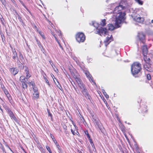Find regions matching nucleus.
<instances>
[{"instance_id": "1", "label": "nucleus", "mask_w": 153, "mask_h": 153, "mask_svg": "<svg viewBox=\"0 0 153 153\" xmlns=\"http://www.w3.org/2000/svg\"><path fill=\"white\" fill-rule=\"evenodd\" d=\"M125 7L120 3L119 5L116 6L114 9L113 13L114 14L113 17L115 18L114 20L115 26L116 27H119V24H120L125 19L126 13L125 12H122V10Z\"/></svg>"}, {"instance_id": "2", "label": "nucleus", "mask_w": 153, "mask_h": 153, "mask_svg": "<svg viewBox=\"0 0 153 153\" xmlns=\"http://www.w3.org/2000/svg\"><path fill=\"white\" fill-rule=\"evenodd\" d=\"M141 69V64L138 62L134 63L131 66V71L133 75L137 74Z\"/></svg>"}, {"instance_id": "3", "label": "nucleus", "mask_w": 153, "mask_h": 153, "mask_svg": "<svg viewBox=\"0 0 153 153\" xmlns=\"http://www.w3.org/2000/svg\"><path fill=\"white\" fill-rule=\"evenodd\" d=\"M93 25L97 29L96 33L100 34L101 36L102 35H103L107 34V30L106 28L100 27H98V24L96 22L93 23Z\"/></svg>"}, {"instance_id": "4", "label": "nucleus", "mask_w": 153, "mask_h": 153, "mask_svg": "<svg viewBox=\"0 0 153 153\" xmlns=\"http://www.w3.org/2000/svg\"><path fill=\"white\" fill-rule=\"evenodd\" d=\"M76 38L77 42L80 43L83 42L85 41V37L84 34L82 33L79 32L76 34Z\"/></svg>"}, {"instance_id": "5", "label": "nucleus", "mask_w": 153, "mask_h": 153, "mask_svg": "<svg viewBox=\"0 0 153 153\" xmlns=\"http://www.w3.org/2000/svg\"><path fill=\"white\" fill-rule=\"evenodd\" d=\"M92 119L95 125H97L98 128L101 130L102 128V126L99 119L96 117L94 116H92Z\"/></svg>"}, {"instance_id": "6", "label": "nucleus", "mask_w": 153, "mask_h": 153, "mask_svg": "<svg viewBox=\"0 0 153 153\" xmlns=\"http://www.w3.org/2000/svg\"><path fill=\"white\" fill-rule=\"evenodd\" d=\"M83 72L85 74L87 78L89 79V81L91 82H93L94 83L96 84V83L94 82L93 80V78L90 74L89 71L87 70H84L83 71Z\"/></svg>"}, {"instance_id": "7", "label": "nucleus", "mask_w": 153, "mask_h": 153, "mask_svg": "<svg viewBox=\"0 0 153 153\" xmlns=\"http://www.w3.org/2000/svg\"><path fill=\"white\" fill-rule=\"evenodd\" d=\"M133 20L137 22L142 23L144 21V19L143 17H140V16L137 15L136 16H132Z\"/></svg>"}, {"instance_id": "8", "label": "nucleus", "mask_w": 153, "mask_h": 153, "mask_svg": "<svg viewBox=\"0 0 153 153\" xmlns=\"http://www.w3.org/2000/svg\"><path fill=\"white\" fill-rule=\"evenodd\" d=\"M82 93L87 99H88L90 100L91 99V97L88 93V91L86 88L83 89L82 91Z\"/></svg>"}, {"instance_id": "9", "label": "nucleus", "mask_w": 153, "mask_h": 153, "mask_svg": "<svg viewBox=\"0 0 153 153\" xmlns=\"http://www.w3.org/2000/svg\"><path fill=\"white\" fill-rule=\"evenodd\" d=\"M111 37V36L110 37L108 36L107 37L106 39L104 41V42L106 47L113 40L112 38Z\"/></svg>"}, {"instance_id": "10", "label": "nucleus", "mask_w": 153, "mask_h": 153, "mask_svg": "<svg viewBox=\"0 0 153 153\" xmlns=\"http://www.w3.org/2000/svg\"><path fill=\"white\" fill-rule=\"evenodd\" d=\"M76 81L78 83V85L80 88L82 89L85 88V85L83 83L81 80L80 79H77Z\"/></svg>"}, {"instance_id": "11", "label": "nucleus", "mask_w": 153, "mask_h": 153, "mask_svg": "<svg viewBox=\"0 0 153 153\" xmlns=\"http://www.w3.org/2000/svg\"><path fill=\"white\" fill-rule=\"evenodd\" d=\"M7 112L11 119L15 121L16 122L17 121V118L15 116L13 112L10 110L9 109L8 110Z\"/></svg>"}, {"instance_id": "12", "label": "nucleus", "mask_w": 153, "mask_h": 153, "mask_svg": "<svg viewBox=\"0 0 153 153\" xmlns=\"http://www.w3.org/2000/svg\"><path fill=\"white\" fill-rule=\"evenodd\" d=\"M138 36L140 40L144 44V40L145 39V36L144 34L142 33H139Z\"/></svg>"}, {"instance_id": "13", "label": "nucleus", "mask_w": 153, "mask_h": 153, "mask_svg": "<svg viewBox=\"0 0 153 153\" xmlns=\"http://www.w3.org/2000/svg\"><path fill=\"white\" fill-rule=\"evenodd\" d=\"M10 71L12 74L15 75L18 73L19 70L16 68H13L10 69Z\"/></svg>"}, {"instance_id": "14", "label": "nucleus", "mask_w": 153, "mask_h": 153, "mask_svg": "<svg viewBox=\"0 0 153 153\" xmlns=\"http://www.w3.org/2000/svg\"><path fill=\"white\" fill-rule=\"evenodd\" d=\"M143 53V55H146L148 53V49L146 45H144L142 47Z\"/></svg>"}, {"instance_id": "15", "label": "nucleus", "mask_w": 153, "mask_h": 153, "mask_svg": "<svg viewBox=\"0 0 153 153\" xmlns=\"http://www.w3.org/2000/svg\"><path fill=\"white\" fill-rule=\"evenodd\" d=\"M143 56V59L144 61L146 63V64H150L151 62L150 59L149 58H148L146 55H144Z\"/></svg>"}, {"instance_id": "16", "label": "nucleus", "mask_w": 153, "mask_h": 153, "mask_svg": "<svg viewBox=\"0 0 153 153\" xmlns=\"http://www.w3.org/2000/svg\"><path fill=\"white\" fill-rule=\"evenodd\" d=\"M13 54L12 55L13 58L14 59H15L16 58H18V56L17 53L16 52L15 49H13Z\"/></svg>"}, {"instance_id": "17", "label": "nucleus", "mask_w": 153, "mask_h": 153, "mask_svg": "<svg viewBox=\"0 0 153 153\" xmlns=\"http://www.w3.org/2000/svg\"><path fill=\"white\" fill-rule=\"evenodd\" d=\"M71 74L73 76L74 78L75 79L76 81L77 80V79H79V77L78 76V74H77V73H76V74H75L74 72H71Z\"/></svg>"}, {"instance_id": "18", "label": "nucleus", "mask_w": 153, "mask_h": 153, "mask_svg": "<svg viewBox=\"0 0 153 153\" xmlns=\"http://www.w3.org/2000/svg\"><path fill=\"white\" fill-rule=\"evenodd\" d=\"M79 117L81 120L80 122L81 123H83L85 125V124H86V123L83 117L81 114H80V115L79 116Z\"/></svg>"}, {"instance_id": "19", "label": "nucleus", "mask_w": 153, "mask_h": 153, "mask_svg": "<svg viewBox=\"0 0 153 153\" xmlns=\"http://www.w3.org/2000/svg\"><path fill=\"white\" fill-rule=\"evenodd\" d=\"M108 29L110 30H114V26L112 24H109L108 25Z\"/></svg>"}, {"instance_id": "20", "label": "nucleus", "mask_w": 153, "mask_h": 153, "mask_svg": "<svg viewBox=\"0 0 153 153\" xmlns=\"http://www.w3.org/2000/svg\"><path fill=\"white\" fill-rule=\"evenodd\" d=\"M151 62L150 64H145L144 65V69H146L148 68H149V67H151L150 66Z\"/></svg>"}, {"instance_id": "21", "label": "nucleus", "mask_w": 153, "mask_h": 153, "mask_svg": "<svg viewBox=\"0 0 153 153\" xmlns=\"http://www.w3.org/2000/svg\"><path fill=\"white\" fill-rule=\"evenodd\" d=\"M33 96L34 98H35V99H37L39 97V94L37 92H34L33 94Z\"/></svg>"}, {"instance_id": "22", "label": "nucleus", "mask_w": 153, "mask_h": 153, "mask_svg": "<svg viewBox=\"0 0 153 153\" xmlns=\"http://www.w3.org/2000/svg\"><path fill=\"white\" fill-rule=\"evenodd\" d=\"M105 24L106 23L105 19H103L100 22L101 25L103 26L105 25Z\"/></svg>"}, {"instance_id": "23", "label": "nucleus", "mask_w": 153, "mask_h": 153, "mask_svg": "<svg viewBox=\"0 0 153 153\" xmlns=\"http://www.w3.org/2000/svg\"><path fill=\"white\" fill-rule=\"evenodd\" d=\"M102 91L103 93V94L104 95L105 97L106 98H108L109 96L108 94H107L106 93L105 91V90L103 89V90H102Z\"/></svg>"}, {"instance_id": "24", "label": "nucleus", "mask_w": 153, "mask_h": 153, "mask_svg": "<svg viewBox=\"0 0 153 153\" xmlns=\"http://www.w3.org/2000/svg\"><path fill=\"white\" fill-rule=\"evenodd\" d=\"M50 135L51 138H52L55 144H57V142L54 139V136L52 135V134H50Z\"/></svg>"}, {"instance_id": "25", "label": "nucleus", "mask_w": 153, "mask_h": 153, "mask_svg": "<svg viewBox=\"0 0 153 153\" xmlns=\"http://www.w3.org/2000/svg\"><path fill=\"white\" fill-rule=\"evenodd\" d=\"M22 87L24 89L27 88V85L26 83L25 82H23L22 83Z\"/></svg>"}, {"instance_id": "26", "label": "nucleus", "mask_w": 153, "mask_h": 153, "mask_svg": "<svg viewBox=\"0 0 153 153\" xmlns=\"http://www.w3.org/2000/svg\"><path fill=\"white\" fill-rule=\"evenodd\" d=\"M135 1L140 5L143 4V2L141 0H134Z\"/></svg>"}, {"instance_id": "27", "label": "nucleus", "mask_w": 153, "mask_h": 153, "mask_svg": "<svg viewBox=\"0 0 153 153\" xmlns=\"http://www.w3.org/2000/svg\"><path fill=\"white\" fill-rule=\"evenodd\" d=\"M33 88L34 92H37V88L36 87L35 85L33 86Z\"/></svg>"}, {"instance_id": "28", "label": "nucleus", "mask_w": 153, "mask_h": 153, "mask_svg": "<svg viewBox=\"0 0 153 153\" xmlns=\"http://www.w3.org/2000/svg\"><path fill=\"white\" fill-rule=\"evenodd\" d=\"M36 41L37 42V43L38 44V46H39V48H40L41 49V48H42V45L39 42V41H38L37 39H36Z\"/></svg>"}, {"instance_id": "29", "label": "nucleus", "mask_w": 153, "mask_h": 153, "mask_svg": "<svg viewBox=\"0 0 153 153\" xmlns=\"http://www.w3.org/2000/svg\"><path fill=\"white\" fill-rule=\"evenodd\" d=\"M46 148L47 150L48 151L49 153H52V152L50 149V148L48 146H46Z\"/></svg>"}, {"instance_id": "30", "label": "nucleus", "mask_w": 153, "mask_h": 153, "mask_svg": "<svg viewBox=\"0 0 153 153\" xmlns=\"http://www.w3.org/2000/svg\"><path fill=\"white\" fill-rule=\"evenodd\" d=\"M27 83L29 84L30 85H32L33 86L35 85L34 83L32 81H31V82H27Z\"/></svg>"}, {"instance_id": "31", "label": "nucleus", "mask_w": 153, "mask_h": 153, "mask_svg": "<svg viewBox=\"0 0 153 153\" xmlns=\"http://www.w3.org/2000/svg\"><path fill=\"white\" fill-rule=\"evenodd\" d=\"M147 71H149V72H152V71H153V69H152V68L151 67H149V68H148L147 69H146Z\"/></svg>"}, {"instance_id": "32", "label": "nucleus", "mask_w": 153, "mask_h": 153, "mask_svg": "<svg viewBox=\"0 0 153 153\" xmlns=\"http://www.w3.org/2000/svg\"><path fill=\"white\" fill-rule=\"evenodd\" d=\"M1 2L3 4L4 6H5L6 5V2L5 0H0Z\"/></svg>"}, {"instance_id": "33", "label": "nucleus", "mask_w": 153, "mask_h": 153, "mask_svg": "<svg viewBox=\"0 0 153 153\" xmlns=\"http://www.w3.org/2000/svg\"><path fill=\"white\" fill-rule=\"evenodd\" d=\"M44 79L46 82L48 84V86H49V87H51V85H50V84L49 83V82L48 81V80H47V78H46V77H45L44 78Z\"/></svg>"}, {"instance_id": "34", "label": "nucleus", "mask_w": 153, "mask_h": 153, "mask_svg": "<svg viewBox=\"0 0 153 153\" xmlns=\"http://www.w3.org/2000/svg\"><path fill=\"white\" fill-rule=\"evenodd\" d=\"M25 71L26 72V74H28L29 73V70L28 68L26 67H25Z\"/></svg>"}, {"instance_id": "35", "label": "nucleus", "mask_w": 153, "mask_h": 153, "mask_svg": "<svg viewBox=\"0 0 153 153\" xmlns=\"http://www.w3.org/2000/svg\"><path fill=\"white\" fill-rule=\"evenodd\" d=\"M39 34L41 35V36L42 37V38L43 39H45V36H44V35H43V34L40 31H39Z\"/></svg>"}, {"instance_id": "36", "label": "nucleus", "mask_w": 153, "mask_h": 153, "mask_svg": "<svg viewBox=\"0 0 153 153\" xmlns=\"http://www.w3.org/2000/svg\"><path fill=\"white\" fill-rule=\"evenodd\" d=\"M147 77L148 80H150L151 79V76L150 74H147Z\"/></svg>"}, {"instance_id": "37", "label": "nucleus", "mask_w": 153, "mask_h": 153, "mask_svg": "<svg viewBox=\"0 0 153 153\" xmlns=\"http://www.w3.org/2000/svg\"><path fill=\"white\" fill-rule=\"evenodd\" d=\"M26 74V79H28L29 77H30L31 75L30 74H29V73H28V74Z\"/></svg>"}, {"instance_id": "38", "label": "nucleus", "mask_w": 153, "mask_h": 153, "mask_svg": "<svg viewBox=\"0 0 153 153\" xmlns=\"http://www.w3.org/2000/svg\"><path fill=\"white\" fill-rule=\"evenodd\" d=\"M4 20V19L2 17L1 18V22L2 24L3 25H4V22H3V21Z\"/></svg>"}, {"instance_id": "39", "label": "nucleus", "mask_w": 153, "mask_h": 153, "mask_svg": "<svg viewBox=\"0 0 153 153\" xmlns=\"http://www.w3.org/2000/svg\"><path fill=\"white\" fill-rule=\"evenodd\" d=\"M91 145L92 147L93 148V151H94V150H95L96 149H95V146H94V144L93 143H92H92H91Z\"/></svg>"}, {"instance_id": "40", "label": "nucleus", "mask_w": 153, "mask_h": 153, "mask_svg": "<svg viewBox=\"0 0 153 153\" xmlns=\"http://www.w3.org/2000/svg\"><path fill=\"white\" fill-rule=\"evenodd\" d=\"M19 1H20V2L21 3L22 5L23 6L25 7L26 8V7L25 6V5L23 2L21 0H20Z\"/></svg>"}, {"instance_id": "41", "label": "nucleus", "mask_w": 153, "mask_h": 153, "mask_svg": "<svg viewBox=\"0 0 153 153\" xmlns=\"http://www.w3.org/2000/svg\"><path fill=\"white\" fill-rule=\"evenodd\" d=\"M8 100H9V101L11 102V100H12V98H11V97L10 96L9 97H8V98H7Z\"/></svg>"}, {"instance_id": "42", "label": "nucleus", "mask_w": 153, "mask_h": 153, "mask_svg": "<svg viewBox=\"0 0 153 153\" xmlns=\"http://www.w3.org/2000/svg\"><path fill=\"white\" fill-rule=\"evenodd\" d=\"M58 35L60 37H61V32L59 31V32H58Z\"/></svg>"}, {"instance_id": "43", "label": "nucleus", "mask_w": 153, "mask_h": 153, "mask_svg": "<svg viewBox=\"0 0 153 153\" xmlns=\"http://www.w3.org/2000/svg\"><path fill=\"white\" fill-rule=\"evenodd\" d=\"M71 131L72 133V134H73V135H75V132L72 129H71Z\"/></svg>"}, {"instance_id": "44", "label": "nucleus", "mask_w": 153, "mask_h": 153, "mask_svg": "<svg viewBox=\"0 0 153 153\" xmlns=\"http://www.w3.org/2000/svg\"><path fill=\"white\" fill-rule=\"evenodd\" d=\"M87 137L89 139H91L90 136H89V134H88V132H87Z\"/></svg>"}, {"instance_id": "45", "label": "nucleus", "mask_w": 153, "mask_h": 153, "mask_svg": "<svg viewBox=\"0 0 153 153\" xmlns=\"http://www.w3.org/2000/svg\"><path fill=\"white\" fill-rule=\"evenodd\" d=\"M7 94L6 95V96L7 98L9 97L10 96V94L8 93V92H7Z\"/></svg>"}, {"instance_id": "46", "label": "nucleus", "mask_w": 153, "mask_h": 153, "mask_svg": "<svg viewBox=\"0 0 153 153\" xmlns=\"http://www.w3.org/2000/svg\"><path fill=\"white\" fill-rule=\"evenodd\" d=\"M48 114L49 116H50L51 117L52 116V114H51L50 113V112H49V111H48Z\"/></svg>"}, {"instance_id": "47", "label": "nucleus", "mask_w": 153, "mask_h": 153, "mask_svg": "<svg viewBox=\"0 0 153 153\" xmlns=\"http://www.w3.org/2000/svg\"><path fill=\"white\" fill-rule=\"evenodd\" d=\"M89 142H90V143L91 144V143L92 144V143H93V142L92 141V140L91 139H89Z\"/></svg>"}, {"instance_id": "48", "label": "nucleus", "mask_w": 153, "mask_h": 153, "mask_svg": "<svg viewBox=\"0 0 153 153\" xmlns=\"http://www.w3.org/2000/svg\"><path fill=\"white\" fill-rule=\"evenodd\" d=\"M56 147H57V148L59 149V147H60V146L58 145V144H56Z\"/></svg>"}, {"instance_id": "49", "label": "nucleus", "mask_w": 153, "mask_h": 153, "mask_svg": "<svg viewBox=\"0 0 153 153\" xmlns=\"http://www.w3.org/2000/svg\"><path fill=\"white\" fill-rule=\"evenodd\" d=\"M54 81L55 82V83L57 87H58L61 90V88L58 86V85H56V82H55V81L54 80Z\"/></svg>"}, {"instance_id": "50", "label": "nucleus", "mask_w": 153, "mask_h": 153, "mask_svg": "<svg viewBox=\"0 0 153 153\" xmlns=\"http://www.w3.org/2000/svg\"><path fill=\"white\" fill-rule=\"evenodd\" d=\"M18 61H17V63L18 64H19H19H22V63H21V62L19 61V60H18Z\"/></svg>"}, {"instance_id": "51", "label": "nucleus", "mask_w": 153, "mask_h": 153, "mask_svg": "<svg viewBox=\"0 0 153 153\" xmlns=\"http://www.w3.org/2000/svg\"><path fill=\"white\" fill-rule=\"evenodd\" d=\"M0 110L1 111V112L2 113H3V110L1 108V106H0Z\"/></svg>"}, {"instance_id": "52", "label": "nucleus", "mask_w": 153, "mask_h": 153, "mask_svg": "<svg viewBox=\"0 0 153 153\" xmlns=\"http://www.w3.org/2000/svg\"><path fill=\"white\" fill-rule=\"evenodd\" d=\"M50 64H51V65L53 67V65H52V64H53L52 62H50Z\"/></svg>"}, {"instance_id": "53", "label": "nucleus", "mask_w": 153, "mask_h": 153, "mask_svg": "<svg viewBox=\"0 0 153 153\" xmlns=\"http://www.w3.org/2000/svg\"><path fill=\"white\" fill-rule=\"evenodd\" d=\"M12 1L13 3H14L15 2V1L14 0H11Z\"/></svg>"}, {"instance_id": "54", "label": "nucleus", "mask_w": 153, "mask_h": 153, "mask_svg": "<svg viewBox=\"0 0 153 153\" xmlns=\"http://www.w3.org/2000/svg\"><path fill=\"white\" fill-rule=\"evenodd\" d=\"M56 41L57 42H58V43L59 44L60 43L59 42V41H58V39H57L56 40Z\"/></svg>"}, {"instance_id": "55", "label": "nucleus", "mask_w": 153, "mask_h": 153, "mask_svg": "<svg viewBox=\"0 0 153 153\" xmlns=\"http://www.w3.org/2000/svg\"><path fill=\"white\" fill-rule=\"evenodd\" d=\"M20 55V56H21L22 58H23V56L22 55V54H21Z\"/></svg>"}, {"instance_id": "56", "label": "nucleus", "mask_w": 153, "mask_h": 153, "mask_svg": "<svg viewBox=\"0 0 153 153\" xmlns=\"http://www.w3.org/2000/svg\"><path fill=\"white\" fill-rule=\"evenodd\" d=\"M20 55V56H21L22 58H23V56L22 55V54H21Z\"/></svg>"}, {"instance_id": "57", "label": "nucleus", "mask_w": 153, "mask_h": 153, "mask_svg": "<svg viewBox=\"0 0 153 153\" xmlns=\"http://www.w3.org/2000/svg\"><path fill=\"white\" fill-rule=\"evenodd\" d=\"M3 153H6V152L4 151V149H3Z\"/></svg>"}, {"instance_id": "58", "label": "nucleus", "mask_w": 153, "mask_h": 153, "mask_svg": "<svg viewBox=\"0 0 153 153\" xmlns=\"http://www.w3.org/2000/svg\"><path fill=\"white\" fill-rule=\"evenodd\" d=\"M59 46H60V47L62 48V46H61V44H59Z\"/></svg>"}, {"instance_id": "59", "label": "nucleus", "mask_w": 153, "mask_h": 153, "mask_svg": "<svg viewBox=\"0 0 153 153\" xmlns=\"http://www.w3.org/2000/svg\"><path fill=\"white\" fill-rule=\"evenodd\" d=\"M23 78V76H21L20 77V79H22Z\"/></svg>"}, {"instance_id": "60", "label": "nucleus", "mask_w": 153, "mask_h": 153, "mask_svg": "<svg viewBox=\"0 0 153 153\" xmlns=\"http://www.w3.org/2000/svg\"><path fill=\"white\" fill-rule=\"evenodd\" d=\"M55 38V39L56 40L57 39V38L55 36H54Z\"/></svg>"}, {"instance_id": "61", "label": "nucleus", "mask_w": 153, "mask_h": 153, "mask_svg": "<svg viewBox=\"0 0 153 153\" xmlns=\"http://www.w3.org/2000/svg\"><path fill=\"white\" fill-rule=\"evenodd\" d=\"M10 150L11 151V152H12L13 153H14L13 152V151L12 150H11L10 149Z\"/></svg>"}, {"instance_id": "62", "label": "nucleus", "mask_w": 153, "mask_h": 153, "mask_svg": "<svg viewBox=\"0 0 153 153\" xmlns=\"http://www.w3.org/2000/svg\"><path fill=\"white\" fill-rule=\"evenodd\" d=\"M87 132H88L87 131H86V132H85V133L87 135Z\"/></svg>"}, {"instance_id": "63", "label": "nucleus", "mask_w": 153, "mask_h": 153, "mask_svg": "<svg viewBox=\"0 0 153 153\" xmlns=\"http://www.w3.org/2000/svg\"><path fill=\"white\" fill-rule=\"evenodd\" d=\"M151 22H152V23H153V20H152L151 21Z\"/></svg>"}, {"instance_id": "64", "label": "nucleus", "mask_w": 153, "mask_h": 153, "mask_svg": "<svg viewBox=\"0 0 153 153\" xmlns=\"http://www.w3.org/2000/svg\"><path fill=\"white\" fill-rule=\"evenodd\" d=\"M66 128H67V127L66 126H65V127H64V128L66 129Z\"/></svg>"}]
</instances>
